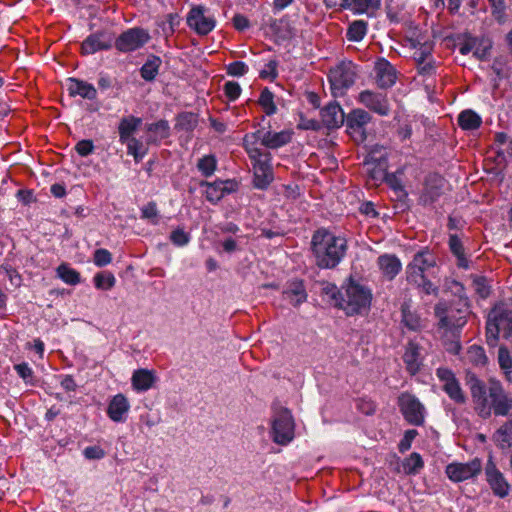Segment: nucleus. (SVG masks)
<instances>
[{
    "mask_svg": "<svg viewBox=\"0 0 512 512\" xmlns=\"http://www.w3.org/2000/svg\"><path fill=\"white\" fill-rule=\"evenodd\" d=\"M467 385L474 409L482 418H488L492 413L506 416L512 410V397L508 396L500 382L490 381L487 387L476 375L468 374Z\"/></svg>",
    "mask_w": 512,
    "mask_h": 512,
    "instance_id": "1",
    "label": "nucleus"
},
{
    "mask_svg": "<svg viewBox=\"0 0 512 512\" xmlns=\"http://www.w3.org/2000/svg\"><path fill=\"white\" fill-rule=\"evenodd\" d=\"M311 246L317 266L322 269H333L346 254L347 240L328 230L319 229L312 236Z\"/></svg>",
    "mask_w": 512,
    "mask_h": 512,
    "instance_id": "2",
    "label": "nucleus"
},
{
    "mask_svg": "<svg viewBox=\"0 0 512 512\" xmlns=\"http://www.w3.org/2000/svg\"><path fill=\"white\" fill-rule=\"evenodd\" d=\"M324 291L336 301L335 304L343 309L347 315L362 314L370 308L372 300L370 289L355 281L351 280L347 284L343 294H340L334 285H327Z\"/></svg>",
    "mask_w": 512,
    "mask_h": 512,
    "instance_id": "3",
    "label": "nucleus"
},
{
    "mask_svg": "<svg viewBox=\"0 0 512 512\" xmlns=\"http://www.w3.org/2000/svg\"><path fill=\"white\" fill-rule=\"evenodd\" d=\"M436 265L435 257L426 250L417 252L412 261L406 267V279L408 283L415 285L427 295H437L438 287L427 279V272Z\"/></svg>",
    "mask_w": 512,
    "mask_h": 512,
    "instance_id": "4",
    "label": "nucleus"
},
{
    "mask_svg": "<svg viewBox=\"0 0 512 512\" xmlns=\"http://www.w3.org/2000/svg\"><path fill=\"white\" fill-rule=\"evenodd\" d=\"M257 135L246 134L243 138V145L253 165L254 185L259 189H264L273 180L271 154L256 146L255 138Z\"/></svg>",
    "mask_w": 512,
    "mask_h": 512,
    "instance_id": "5",
    "label": "nucleus"
},
{
    "mask_svg": "<svg viewBox=\"0 0 512 512\" xmlns=\"http://www.w3.org/2000/svg\"><path fill=\"white\" fill-rule=\"evenodd\" d=\"M500 333L512 339V303H500L489 312L486 323V338L490 346H495Z\"/></svg>",
    "mask_w": 512,
    "mask_h": 512,
    "instance_id": "6",
    "label": "nucleus"
},
{
    "mask_svg": "<svg viewBox=\"0 0 512 512\" xmlns=\"http://www.w3.org/2000/svg\"><path fill=\"white\" fill-rule=\"evenodd\" d=\"M356 66L351 61H343L331 68L328 79L331 85L332 94L335 97L343 96L356 79Z\"/></svg>",
    "mask_w": 512,
    "mask_h": 512,
    "instance_id": "7",
    "label": "nucleus"
},
{
    "mask_svg": "<svg viewBox=\"0 0 512 512\" xmlns=\"http://www.w3.org/2000/svg\"><path fill=\"white\" fill-rule=\"evenodd\" d=\"M434 310L439 319V326L447 331L453 332L466 324L467 309H456L445 302H439Z\"/></svg>",
    "mask_w": 512,
    "mask_h": 512,
    "instance_id": "8",
    "label": "nucleus"
},
{
    "mask_svg": "<svg viewBox=\"0 0 512 512\" xmlns=\"http://www.w3.org/2000/svg\"><path fill=\"white\" fill-rule=\"evenodd\" d=\"M294 438V421L287 409L280 410L272 423V439L279 445H287Z\"/></svg>",
    "mask_w": 512,
    "mask_h": 512,
    "instance_id": "9",
    "label": "nucleus"
},
{
    "mask_svg": "<svg viewBox=\"0 0 512 512\" xmlns=\"http://www.w3.org/2000/svg\"><path fill=\"white\" fill-rule=\"evenodd\" d=\"M187 25L198 35L204 36L215 28L216 20L206 7L198 5L190 9L187 15Z\"/></svg>",
    "mask_w": 512,
    "mask_h": 512,
    "instance_id": "10",
    "label": "nucleus"
},
{
    "mask_svg": "<svg viewBox=\"0 0 512 512\" xmlns=\"http://www.w3.org/2000/svg\"><path fill=\"white\" fill-rule=\"evenodd\" d=\"M400 410L407 422L421 426L425 419V407L413 394L402 393L398 398Z\"/></svg>",
    "mask_w": 512,
    "mask_h": 512,
    "instance_id": "11",
    "label": "nucleus"
},
{
    "mask_svg": "<svg viewBox=\"0 0 512 512\" xmlns=\"http://www.w3.org/2000/svg\"><path fill=\"white\" fill-rule=\"evenodd\" d=\"M150 40L149 33L139 27L130 28L115 40V47L120 52H132L143 47Z\"/></svg>",
    "mask_w": 512,
    "mask_h": 512,
    "instance_id": "12",
    "label": "nucleus"
},
{
    "mask_svg": "<svg viewBox=\"0 0 512 512\" xmlns=\"http://www.w3.org/2000/svg\"><path fill=\"white\" fill-rule=\"evenodd\" d=\"M482 470L481 461L475 458L467 463H450L446 466V475L453 482H463L472 479L480 474Z\"/></svg>",
    "mask_w": 512,
    "mask_h": 512,
    "instance_id": "13",
    "label": "nucleus"
},
{
    "mask_svg": "<svg viewBox=\"0 0 512 512\" xmlns=\"http://www.w3.org/2000/svg\"><path fill=\"white\" fill-rule=\"evenodd\" d=\"M436 376L442 383L445 393L457 404H464L466 396L455 374L448 368L440 367L436 370Z\"/></svg>",
    "mask_w": 512,
    "mask_h": 512,
    "instance_id": "14",
    "label": "nucleus"
},
{
    "mask_svg": "<svg viewBox=\"0 0 512 512\" xmlns=\"http://www.w3.org/2000/svg\"><path fill=\"white\" fill-rule=\"evenodd\" d=\"M485 476L494 495L504 498L510 493V484L492 459H489L486 463Z\"/></svg>",
    "mask_w": 512,
    "mask_h": 512,
    "instance_id": "15",
    "label": "nucleus"
},
{
    "mask_svg": "<svg viewBox=\"0 0 512 512\" xmlns=\"http://www.w3.org/2000/svg\"><path fill=\"white\" fill-rule=\"evenodd\" d=\"M358 102L380 116H387L390 113V105L385 93L364 90L359 93Z\"/></svg>",
    "mask_w": 512,
    "mask_h": 512,
    "instance_id": "16",
    "label": "nucleus"
},
{
    "mask_svg": "<svg viewBox=\"0 0 512 512\" xmlns=\"http://www.w3.org/2000/svg\"><path fill=\"white\" fill-rule=\"evenodd\" d=\"M205 187V197L211 203H217L226 194L235 192L238 189V183L235 180H217L214 182L202 181L200 184Z\"/></svg>",
    "mask_w": 512,
    "mask_h": 512,
    "instance_id": "17",
    "label": "nucleus"
},
{
    "mask_svg": "<svg viewBox=\"0 0 512 512\" xmlns=\"http://www.w3.org/2000/svg\"><path fill=\"white\" fill-rule=\"evenodd\" d=\"M114 37L110 32L98 31L89 35L81 45V52L84 55L94 54L101 50H108L112 47Z\"/></svg>",
    "mask_w": 512,
    "mask_h": 512,
    "instance_id": "18",
    "label": "nucleus"
},
{
    "mask_svg": "<svg viewBox=\"0 0 512 512\" xmlns=\"http://www.w3.org/2000/svg\"><path fill=\"white\" fill-rule=\"evenodd\" d=\"M492 48V42L488 38H478L469 36L465 42L459 47V52L462 55H467L473 51V55L479 59L484 60L488 57Z\"/></svg>",
    "mask_w": 512,
    "mask_h": 512,
    "instance_id": "19",
    "label": "nucleus"
},
{
    "mask_svg": "<svg viewBox=\"0 0 512 512\" xmlns=\"http://www.w3.org/2000/svg\"><path fill=\"white\" fill-rule=\"evenodd\" d=\"M378 150L377 148L373 149L369 155L368 159L365 162L366 171L369 174V176L375 180H382L387 177L386 170H387V157L385 153H380L379 156H377Z\"/></svg>",
    "mask_w": 512,
    "mask_h": 512,
    "instance_id": "20",
    "label": "nucleus"
},
{
    "mask_svg": "<svg viewBox=\"0 0 512 512\" xmlns=\"http://www.w3.org/2000/svg\"><path fill=\"white\" fill-rule=\"evenodd\" d=\"M130 410V403L127 397L119 393L111 398L107 407L108 417L116 423H122L126 421L127 414Z\"/></svg>",
    "mask_w": 512,
    "mask_h": 512,
    "instance_id": "21",
    "label": "nucleus"
},
{
    "mask_svg": "<svg viewBox=\"0 0 512 512\" xmlns=\"http://www.w3.org/2000/svg\"><path fill=\"white\" fill-rule=\"evenodd\" d=\"M253 134H258L255 138V143L260 142L268 148H278L291 141L292 133L290 131L271 132L258 130Z\"/></svg>",
    "mask_w": 512,
    "mask_h": 512,
    "instance_id": "22",
    "label": "nucleus"
},
{
    "mask_svg": "<svg viewBox=\"0 0 512 512\" xmlns=\"http://www.w3.org/2000/svg\"><path fill=\"white\" fill-rule=\"evenodd\" d=\"M376 82L381 88L391 87L396 81V70L384 58H380L375 62Z\"/></svg>",
    "mask_w": 512,
    "mask_h": 512,
    "instance_id": "23",
    "label": "nucleus"
},
{
    "mask_svg": "<svg viewBox=\"0 0 512 512\" xmlns=\"http://www.w3.org/2000/svg\"><path fill=\"white\" fill-rule=\"evenodd\" d=\"M378 268L387 280H393L401 271L402 263L394 254H383L377 259Z\"/></svg>",
    "mask_w": 512,
    "mask_h": 512,
    "instance_id": "24",
    "label": "nucleus"
},
{
    "mask_svg": "<svg viewBox=\"0 0 512 512\" xmlns=\"http://www.w3.org/2000/svg\"><path fill=\"white\" fill-rule=\"evenodd\" d=\"M442 186V178L436 176L428 178L419 197V203L422 205H430L435 202L442 194Z\"/></svg>",
    "mask_w": 512,
    "mask_h": 512,
    "instance_id": "25",
    "label": "nucleus"
},
{
    "mask_svg": "<svg viewBox=\"0 0 512 512\" xmlns=\"http://www.w3.org/2000/svg\"><path fill=\"white\" fill-rule=\"evenodd\" d=\"M323 124L329 128H338L344 123V112L336 102H331L321 110Z\"/></svg>",
    "mask_w": 512,
    "mask_h": 512,
    "instance_id": "26",
    "label": "nucleus"
},
{
    "mask_svg": "<svg viewBox=\"0 0 512 512\" xmlns=\"http://www.w3.org/2000/svg\"><path fill=\"white\" fill-rule=\"evenodd\" d=\"M157 381L156 374L153 370L137 369L131 377V384L135 391L144 392L151 389Z\"/></svg>",
    "mask_w": 512,
    "mask_h": 512,
    "instance_id": "27",
    "label": "nucleus"
},
{
    "mask_svg": "<svg viewBox=\"0 0 512 512\" xmlns=\"http://www.w3.org/2000/svg\"><path fill=\"white\" fill-rule=\"evenodd\" d=\"M492 440L500 450H509L512 447V414L494 432Z\"/></svg>",
    "mask_w": 512,
    "mask_h": 512,
    "instance_id": "28",
    "label": "nucleus"
},
{
    "mask_svg": "<svg viewBox=\"0 0 512 512\" xmlns=\"http://www.w3.org/2000/svg\"><path fill=\"white\" fill-rule=\"evenodd\" d=\"M148 133L146 144H159L162 140L170 136V126L168 121L159 120L146 126Z\"/></svg>",
    "mask_w": 512,
    "mask_h": 512,
    "instance_id": "29",
    "label": "nucleus"
},
{
    "mask_svg": "<svg viewBox=\"0 0 512 512\" xmlns=\"http://www.w3.org/2000/svg\"><path fill=\"white\" fill-rule=\"evenodd\" d=\"M283 295L284 298L289 300V302L294 306H298L305 302L307 299V293L303 281L293 280L289 282L283 292Z\"/></svg>",
    "mask_w": 512,
    "mask_h": 512,
    "instance_id": "30",
    "label": "nucleus"
},
{
    "mask_svg": "<svg viewBox=\"0 0 512 512\" xmlns=\"http://www.w3.org/2000/svg\"><path fill=\"white\" fill-rule=\"evenodd\" d=\"M406 369L411 375H415L421 366V352L419 346L414 342H409L403 355Z\"/></svg>",
    "mask_w": 512,
    "mask_h": 512,
    "instance_id": "31",
    "label": "nucleus"
},
{
    "mask_svg": "<svg viewBox=\"0 0 512 512\" xmlns=\"http://www.w3.org/2000/svg\"><path fill=\"white\" fill-rule=\"evenodd\" d=\"M142 124V119L133 115L123 117L118 125L119 141L125 143L138 130Z\"/></svg>",
    "mask_w": 512,
    "mask_h": 512,
    "instance_id": "32",
    "label": "nucleus"
},
{
    "mask_svg": "<svg viewBox=\"0 0 512 512\" xmlns=\"http://www.w3.org/2000/svg\"><path fill=\"white\" fill-rule=\"evenodd\" d=\"M68 91L71 96L79 95L85 99H95L97 91L92 84L75 78L68 79Z\"/></svg>",
    "mask_w": 512,
    "mask_h": 512,
    "instance_id": "33",
    "label": "nucleus"
},
{
    "mask_svg": "<svg viewBox=\"0 0 512 512\" xmlns=\"http://www.w3.org/2000/svg\"><path fill=\"white\" fill-rule=\"evenodd\" d=\"M368 31V23L365 20H354L349 23L346 38L350 42H360L364 39Z\"/></svg>",
    "mask_w": 512,
    "mask_h": 512,
    "instance_id": "34",
    "label": "nucleus"
},
{
    "mask_svg": "<svg viewBox=\"0 0 512 512\" xmlns=\"http://www.w3.org/2000/svg\"><path fill=\"white\" fill-rule=\"evenodd\" d=\"M371 121V115L363 109H354L347 116V128L361 132L366 124Z\"/></svg>",
    "mask_w": 512,
    "mask_h": 512,
    "instance_id": "35",
    "label": "nucleus"
},
{
    "mask_svg": "<svg viewBox=\"0 0 512 512\" xmlns=\"http://www.w3.org/2000/svg\"><path fill=\"white\" fill-rule=\"evenodd\" d=\"M458 124L463 130H476L482 124V119L476 112L467 109L459 114Z\"/></svg>",
    "mask_w": 512,
    "mask_h": 512,
    "instance_id": "36",
    "label": "nucleus"
},
{
    "mask_svg": "<svg viewBox=\"0 0 512 512\" xmlns=\"http://www.w3.org/2000/svg\"><path fill=\"white\" fill-rule=\"evenodd\" d=\"M354 14L373 15L381 7V0H352Z\"/></svg>",
    "mask_w": 512,
    "mask_h": 512,
    "instance_id": "37",
    "label": "nucleus"
},
{
    "mask_svg": "<svg viewBox=\"0 0 512 512\" xmlns=\"http://www.w3.org/2000/svg\"><path fill=\"white\" fill-rule=\"evenodd\" d=\"M57 276L66 284L77 285L80 283V273L71 268L67 263L60 264L56 269Z\"/></svg>",
    "mask_w": 512,
    "mask_h": 512,
    "instance_id": "38",
    "label": "nucleus"
},
{
    "mask_svg": "<svg viewBox=\"0 0 512 512\" xmlns=\"http://www.w3.org/2000/svg\"><path fill=\"white\" fill-rule=\"evenodd\" d=\"M124 144L127 146V153L132 155L137 163L140 162L148 152V148L145 144L135 137H131Z\"/></svg>",
    "mask_w": 512,
    "mask_h": 512,
    "instance_id": "39",
    "label": "nucleus"
},
{
    "mask_svg": "<svg viewBox=\"0 0 512 512\" xmlns=\"http://www.w3.org/2000/svg\"><path fill=\"white\" fill-rule=\"evenodd\" d=\"M449 247L451 252L457 257V265L461 268H468V260L464 253L463 244L456 235H450Z\"/></svg>",
    "mask_w": 512,
    "mask_h": 512,
    "instance_id": "40",
    "label": "nucleus"
},
{
    "mask_svg": "<svg viewBox=\"0 0 512 512\" xmlns=\"http://www.w3.org/2000/svg\"><path fill=\"white\" fill-rule=\"evenodd\" d=\"M198 124V117L192 112H183L176 118L175 128L182 131H193Z\"/></svg>",
    "mask_w": 512,
    "mask_h": 512,
    "instance_id": "41",
    "label": "nucleus"
},
{
    "mask_svg": "<svg viewBox=\"0 0 512 512\" xmlns=\"http://www.w3.org/2000/svg\"><path fill=\"white\" fill-rule=\"evenodd\" d=\"M402 466L405 474H417L423 468L424 462L420 454L413 452L404 459Z\"/></svg>",
    "mask_w": 512,
    "mask_h": 512,
    "instance_id": "42",
    "label": "nucleus"
},
{
    "mask_svg": "<svg viewBox=\"0 0 512 512\" xmlns=\"http://www.w3.org/2000/svg\"><path fill=\"white\" fill-rule=\"evenodd\" d=\"M160 65L161 59L159 57L153 56L152 58L148 59L140 70L142 78L146 81L155 79L158 74Z\"/></svg>",
    "mask_w": 512,
    "mask_h": 512,
    "instance_id": "43",
    "label": "nucleus"
},
{
    "mask_svg": "<svg viewBox=\"0 0 512 512\" xmlns=\"http://www.w3.org/2000/svg\"><path fill=\"white\" fill-rule=\"evenodd\" d=\"M466 359L475 366H484L487 363V356L481 346L472 345L466 352Z\"/></svg>",
    "mask_w": 512,
    "mask_h": 512,
    "instance_id": "44",
    "label": "nucleus"
},
{
    "mask_svg": "<svg viewBox=\"0 0 512 512\" xmlns=\"http://www.w3.org/2000/svg\"><path fill=\"white\" fill-rule=\"evenodd\" d=\"M402 321L404 325L410 330H417L421 327L420 317L411 311L408 304H403L401 308Z\"/></svg>",
    "mask_w": 512,
    "mask_h": 512,
    "instance_id": "45",
    "label": "nucleus"
},
{
    "mask_svg": "<svg viewBox=\"0 0 512 512\" xmlns=\"http://www.w3.org/2000/svg\"><path fill=\"white\" fill-rule=\"evenodd\" d=\"M94 285L97 289L110 290L114 287L116 279L111 272H100L97 273L94 278Z\"/></svg>",
    "mask_w": 512,
    "mask_h": 512,
    "instance_id": "46",
    "label": "nucleus"
},
{
    "mask_svg": "<svg viewBox=\"0 0 512 512\" xmlns=\"http://www.w3.org/2000/svg\"><path fill=\"white\" fill-rule=\"evenodd\" d=\"M258 102L267 115L276 113L277 107L274 103V95L268 88L262 90Z\"/></svg>",
    "mask_w": 512,
    "mask_h": 512,
    "instance_id": "47",
    "label": "nucleus"
},
{
    "mask_svg": "<svg viewBox=\"0 0 512 512\" xmlns=\"http://www.w3.org/2000/svg\"><path fill=\"white\" fill-rule=\"evenodd\" d=\"M217 161L213 155H207L199 159L197 168L205 177L211 176L216 170Z\"/></svg>",
    "mask_w": 512,
    "mask_h": 512,
    "instance_id": "48",
    "label": "nucleus"
},
{
    "mask_svg": "<svg viewBox=\"0 0 512 512\" xmlns=\"http://www.w3.org/2000/svg\"><path fill=\"white\" fill-rule=\"evenodd\" d=\"M498 363L506 376L507 371L512 368V359L509 350L505 346H501L498 350Z\"/></svg>",
    "mask_w": 512,
    "mask_h": 512,
    "instance_id": "49",
    "label": "nucleus"
},
{
    "mask_svg": "<svg viewBox=\"0 0 512 512\" xmlns=\"http://www.w3.org/2000/svg\"><path fill=\"white\" fill-rule=\"evenodd\" d=\"M170 240L174 245L182 247L189 243L190 235L183 228H177L171 232Z\"/></svg>",
    "mask_w": 512,
    "mask_h": 512,
    "instance_id": "50",
    "label": "nucleus"
},
{
    "mask_svg": "<svg viewBox=\"0 0 512 512\" xmlns=\"http://www.w3.org/2000/svg\"><path fill=\"white\" fill-rule=\"evenodd\" d=\"M94 263L98 267H103L111 263L112 261V255L111 253L106 249H97L94 252L93 257Z\"/></svg>",
    "mask_w": 512,
    "mask_h": 512,
    "instance_id": "51",
    "label": "nucleus"
},
{
    "mask_svg": "<svg viewBox=\"0 0 512 512\" xmlns=\"http://www.w3.org/2000/svg\"><path fill=\"white\" fill-rule=\"evenodd\" d=\"M431 50L432 48L429 44H423L419 48H416L413 54L416 64L433 59L431 56Z\"/></svg>",
    "mask_w": 512,
    "mask_h": 512,
    "instance_id": "52",
    "label": "nucleus"
},
{
    "mask_svg": "<svg viewBox=\"0 0 512 512\" xmlns=\"http://www.w3.org/2000/svg\"><path fill=\"white\" fill-rule=\"evenodd\" d=\"M224 93H225V96L230 100V101H235L241 94V87L239 85V83L235 82V81H228L224 84Z\"/></svg>",
    "mask_w": 512,
    "mask_h": 512,
    "instance_id": "53",
    "label": "nucleus"
},
{
    "mask_svg": "<svg viewBox=\"0 0 512 512\" xmlns=\"http://www.w3.org/2000/svg\"><path fill=\"white\" fill-rule=\"evenodd\" d=\"M142 218L150 220L153 224L158 223V209L154 202H149L141 209Z\"/></svg>",
    "mask_w": 512,
    "mask_h": 512,
    "instance_id": "54",
    "label": "nucleus"
},
{
    "mask_svg": "<svg viewBox=\"0 0 512 512\" xmlns=\"http://www.w3.org/2000/svg\"><path fill=\"white\" fill-rule=\"evenodd\" d=\"M418 73L422 76L431 77L436 73V66L433 59L417 63Z\"/></svg>",
    "mask_w": 512,
    "mask_h": 512,
    "instance_id": "55",
    "label": "nucleus"
},
{
    "mask_svg": "<svg viewBox=\"0 0 512 512\" xmlns=\"http://www.w3.org/2000/svg\"><path fill=\"white\" fill-rule=\"evenodd\" d=\"M14 369L26 383H32L33 370L27 363L16 364Z\"/></svg>",
    "mask_w": 512,
    "mask_h": 512,
    "instance_id": "56",
    "label": "nucleus"
},
{
    "mask_svg": "<svg viewBox=\"0 0 512 512\" xmlns=\"http://www.w3.org/2000/svg\"><path fill=\"white\" fill-rule=\"evenodd\" d=\"M248 66L241 61H235L228 65L227 73L231 76H243L247 73Z\"/></svg>",
    "mask_w": 512,
    "mask_h": 512,
    "instance_id": "57",
    "label": "nucleus"
},
{
    "mask_svg": "<svg viewBox=\"0 0 512 512\" xmlns=\"http://www.w3.org/2000/svg\"><path fill=\"white\" fill-rule=\"evenodd\" d=\"M83 454L87 459H102L105 456L104 450L99 446H88Z\"/></svg>",
    "mask_w": 512,
    "mask_h": 512,
    "instance_id": "58",
    "label": "nucleus"
},
{
    "mask_svg": "<svg viewBox=\"0 0 512 512\" xmlns=\"http://www.w3.org/2000/svg\"><path fill=\"white\" fill-rule=\"evenodd\" d=\"M75 149L79 155L88 156L92 153L94 145L91 140H81L76 144Z\"/></svg>",
    "mask_w": 512,
    "mask_h": 512,
    "instance_id": "59",
    "label": "nucleus"
},
{
    "mask_svg": "<svg viewBox=\"0 0 512 512\" xmlns=\"http://www.w3.org/2000/svg\"><path fill=\"white\" fill-rule=\"evenodd\" d=\"M297 128L301 130H319L320 124L318 121L313 119H306L301 117L299 123L297 124Z\"/></svg>",
    "mask_w": 512,
    "mask_h": 512,
    "instance_id": "60",
    "label": "nucleus"
},
{
    "mask_svg": "<svg viewBox=\"0 0 512 512\" xmlns=\"http://www.w3.org/2000/svg\"><path fill=\"white\" fill-rule=\"evenodd\" d=\"M417 431L414 429L405 432L403 440L400 442V450L404 451L410 448L412 440L417 436Z\"/></svg>",
    "mask_w": 512,
    "mask_h": 512,
    "instance_id": "61",
    "label": "nucleus"
},
{
    "mask_svg": "<svg viewBox=\"0 0 512 512\" xmlns=\"http://www.w3.org/2000/svg\"><path fill=\"white\" fill-rule=\"evenodd\" d=\"M233 24H234V27L240 31L249 27L248 19L244 15H241V14H237L233 17Z\"/></svg>",
    "mask_w": 512,
    "mask_h": 512,
    "instance_id": "62",
    "label": "nucleus"
},
{
    "mask_svg": "<svg viewBox=\"0 0 512 512\" xmlns=\"http://www.w3.org/2000/svg\"><path fill=\"white\" fill-rule=\"evenodd\" d=\"M276 66L277 65H276L275 61H270L266 65V68L260 72L261 78H267L269 76L276 77L277 76Z\"/></svg>",
    "mask_w": 512,
    "mask_h": 512,
    "instance_id": "63",
    "label": "nucleus"
},
{
    "mask_svg": "<svg viewBox=\"0 0 512 512\" xmlns=\"http://www.w3.org/2000/svg\"><path fill=\"white\" fill-rule=\"evenodd\" d=\"M61 387L66 391H75L77 385L72 376L66 375L61 381Z\"/></svg>",
    "mask_w": 512,
    "mask_h": 512,
    "instance_id": "64",
    "label": "nucleus"
}]
</instances>
